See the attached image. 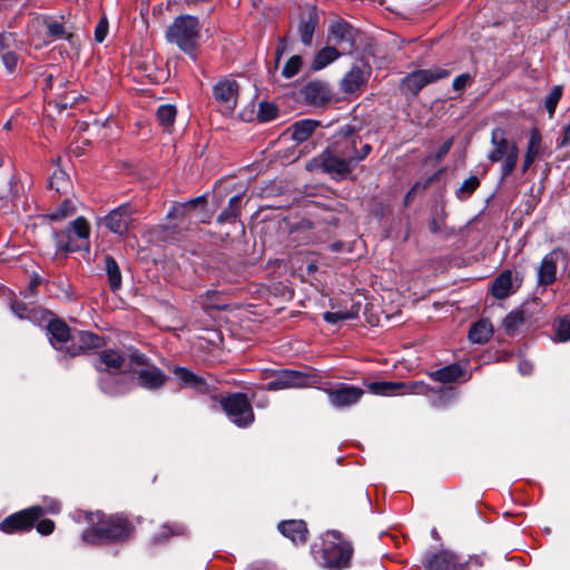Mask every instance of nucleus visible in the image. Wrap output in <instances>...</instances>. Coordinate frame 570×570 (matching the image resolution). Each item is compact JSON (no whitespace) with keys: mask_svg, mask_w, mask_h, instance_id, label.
<instances>
[{"mask_svg":"<svg viewBox=\"0 0 570 570\" xmlns=\"http://www.w3.org/2000/svg\"><path fill=\"white\" fill-rule=\"evenodd\" d=\"M89 529L82 533V540L90 544H100L126 539L131 532L128 520L121 515H111L105 519L101 512L82 513Z\"/></svg>","mask_w":570,"mask_h":570,"instance_id":"obj_1","label":"nucleus"},{"mask_svg":"<svg viewBox=\"0 0 570 570\" xmlns=\"http://www.w3.org/2000/svg\"><path fill=\"white\" fill-rule=\"evenodd\" d=\"M202 23L198 18L190 14H181L174 19L167 27L165 38L167 42L175 45L193 60L197 57Z\"/></svg>","mask_w":570,"mask_h":570,"instance_id":"obj_2","label":"nucleus"},{"mask_svg":"<svg viewBox=\"0 0 570 570\" xmlns=\"http://www.w3.org/2000/svg\"><path fill=\"white\" fill-rule=\"evenodd\" d=\"M124 361V357L114 350H106L99 354L96 368L101 373L99 384L106 394L118 395L129 390L128 376L117 373Z\"/></svg>","mask_w":570,"mask_h":570,"instance_id":"obj_3","label":"nucleus"},{"mask_svg":"<svg viewBox=\"0 0 570 570\" xmlns=\"http://www.w3.org/2000/svg\"><path fill=\"white\" fill-rule=\"evenodd\" d=\"M492 150L488 159L491 163L502 161L501 175L509 176L515 168L519 157V149L515 144L509 141L502 128H494L491 132Z\"/></svg>","mask_w":570,"mask_h":570,"instance_id":"obj_4","label":"nucleus"},{"mask_svg":"<svg viewBox=\"0 0 570 570\" xmlns=\"http://www.w3.org/2000/svg\"><path fill=\"white\" fill-rule=\"evenodd\" d=\"M90 225L83 217H78L63 230L55 232L53 237L59 250H89Z\"/></svg>","mask_w":570,"mask_h":570,"instance_id":"obj_5","label":"nucleus"},{"mask_svg":"<svg viewBox=\"0 0 570 570\" xmlns=\"http://www.w3.org/2000/svg\"><path fill=\"white\" fill-rule=\"evenodd\" d=\"M322 551V566L327 569H343L348 566L353 549L348 542L340 541L337 531H328Z\"/></svg>","mask_w":570,"mask_h":570,"instance_id":"obj_6","label":"nucleus"},{"mask_svg":"<svg viewBox=\"0 0 570 570\" xmlns=\"http://www.w3.org/2000/svg\"><path fill=\"white\" fill-rule=\"evenodd\" d=\"M449 76L450 71L441 67L415 70L402 79L400 89L405 96L415 97L426 85Z\"/></svg>","mask_w":570,"mask_h":570,"instance_id":"obj_7","label":"nucleus"},{"mask_svg":"<svg viewBox=\"0 0 570 570\" xmlns=\"http://www.w3.org/2000/svg\"><path fill=\"white\" fill-rule=\"evenodd\" d=\"M220 404L227 416L237 426L245 428L254 421L253 409L245 394H230L224 397Z\"/></svg>","mask_w":570,"mask_h":570,"instance_id":"obj_8","label":"nucleus"},{"mask_svg":"<svg viewBox=\"0 0 570 570\" xmlns=\"http://www.w3.org/2000/svg\"><path fill=\"white\" fill-rule=\"evenodd\" d=\"M239 96V85L230 78H222L213 86V97L220 111L226 115L234 112Z\"/></svg>","mask_w":570,"mask_h":570,"instance_id":"obj_9","label":"nucleus"},{"mask_svg":"<svg viewBox=\"0 0 570 570\" xmlns=\"http://www.w3.org/2000/svg\"><path fill=\"white\" fill-rule=\"evenodd\" d=\"M356 30L344 20H336L328 28L327 41L343 55H350L355 48Z\"/></svg>","mask_w":570,"mask_h":570,"instance_id":"obj_10","label":"nucleus"},{"mask_svg":"<svg viewBox=\"0 0 570 570\" xmlns=\"http://www.w3.org/2000/svg\"><path fill=\"white\" fill-rule=\"evenodd\" d=\"M330 148L334 149L342 157L350 160L354 166L356 164L357 144H361L360 137L351 125L341 127L333 137Z\"/></svg>","mask_w":570,"mask_h":570,"instance_id":"obj_11","label":"nucleus"},{"mask_svg":"<svg viewBox=\"0 0 570 570\" xmlns=\"http://www.w3.org/2000/svg\"><path fill=\"white\" fill-rule=\"evenodd\" d=\"M333 407L343 409L355 405L364 395V391L354 385L338 383L333 387L323 389Z\"/></svg>","mask_w":570,"mask_h":570,"instance_id":"obj_12","label":"nucleus"},{"mask_svg":"<svg viewBox=\"0 0 570 570\" xmlns=\"http://www.w3.org/2000/svg\"><path fill=\"white\" fill-rule=\"evenodd\" d=\"M311 165L321 167L325 173L337 177H344L354 167L348 159L342 157L330 147L315 158Z\"/></svg>","mask_w":570,"mask_h":570,"instance_id":"obj_13","label":"nucleus"},{"mask_svg":"<svg viewBox=\"0 0 570 570\" xmlns=\"http://www.w3.org/2000/svg\"><path fill=\"white\" fill-rule=\"evenodd\" d=\"M41 515H43V509L41 507H31L7 517L0 523V530L6 533L29 530Z\"/></svg>","mask_w":570,"mask_h":570,"instance_id":"obj_14","label":"nucleus"},{"mask_svg":"<svg viewBox=\"0 0 570 570\" xmlns=\"http://www.w3.org/2000/svg\"><path fill=\"white\" fill-rule=\"evenodd\" d=\"M309 386V376L294 370H283L275 373V377L264 386L267 391L285 389H302Z\"/></svg>","mask_w":570,"mask_h":570,"instance_id":"obj_15","label":"nucleus"},{"mask_svg":"<svg viewBox=\"0 0 570 570\" xmlns=\"http://www.w3.org/2000/svg\"><path fill=\"white\" fill-rule=\"evenodd\" d=\"M134 213L130 204H122L105 217V225L110 232L122 235L128 230Z\"/></svg>","mask_w":570,"mask_h":570,"instance_id":"obj_16","label":"nucleus"},{"mask_svg":"<svg viewBox=\"0 0 570 570\" xmlns=\"http://www.w3.org/2000/svg\"><path fill=\"white\" fill-rule=\"evenodd\" d=\"M564 258V254L560 249H554L548 253L541 261L538 272L537 282L541 286H548L557 279L558 263Z\"/></svg>","mask_w":570,"mask_h":570,"instance_id":"obj_17","label":"nucleus"},{"mask_svg":"<svg viewBox=\"0 0 570 570\" xmlns=\"http://www.w3.org/2000/svg\"><path fill=\"white\" fill-rule=\"evenodd\" d=\"M522 277L510 269L502 272L492 283V294L498 299L509 297L521 285Z\"/></svg>","mask_w":570,"mask_h":570,"instance_id":"obj_18","label":"nucleus"},{"mask_svg":"<svg viewBox=\"0 0 570 570\" xmlns=\"http://www.w3.org/2000/svg\"><path fill=\"white\" fill-rule=\"evenodd\" d=\"M47 332L51 345L56 350L65 351L68 354L72 340L68 325L60 320H49Z\"/></svg>","mask_w":570,"mask_h":570,"instance_id":"obj_19","label":"nucleus"},{"mask_svg":"<svg viewBox=\"0 0 570 570\" xmlns=\"http://www.w3.org/2000/svg\"><path fill=\"white\" fill-rule=\"evenodd\" d=\"M371 75L370 68L366 66H353L348 72L342 78L340 87L344 94H354L358 91L366 82Z\"/></svg>","mask_w":570,"mask_h":570,"instance_id":"obj_20","label":"nucleus"},{"mask_svg":"<svg viewBox=\"0 0 570 570\" xmlns=\"http://www.w3.org/2000/svg\"><path fill=\"white\" fill-rule=\"evenodd\" d=\"M428 570H471L469 564H463L460 557L450 551L433 554L426 561Z\"/></svg>","mask_w":570,"mask_h":570,"instance_id":"obj_21","label":"nucleus"},{"mask_svg":"<svg viewBox=\"0 0 570 570\" xmlns=\"http://www.w3.org/2000/svg\"><path fill=\"white\" fill-rule=\"evenodd\" d=\"M138 384L147 390H157L161 387L167 376L155 365H146L137 372Z\"/></svg>","mask_w":570,"mask_h":570,"instance_id":"obj_22","label":"nucleus"},{"mask_svg":"<svg viewBox=\"0 0 570 570\" xmlns=\"http://www.w3.org/2000/svg\"><path fill=\"white\" fill-rule=\"evenodd\" d=\"M318 26V16L315 9H309L306 13L302 14L297 24V35L303 45L309 47L313 41V36Z\"/></svg>","mask_w":570,"mask_h":570,"instance_id":"obj_23","label":"nucleus"},{"mask_svg":"<svg viewBox=\"0 0 570 570\" xmlns=\"http://www.w3.org/2000/svg\"><path fill=\"white\" fill-rule=\"evenodd\" d=\"M101 345V338L91 332H78L72 335L71 344L68 350L69 355H78L87 350L97 348Z\"/></svg>","mask_w":570,"mask_h":570,"instance_id":"obj_24","label":"nucleus"},{"mask_svg":"<svg viewBox=\"0 0 570 570\" xmlns=\"http://www.w3.org/2000/svg\"><path fill=\"white\" fill-rule=\"evenodd\" d=\"M279 532L294 543H304L307 539V528L302 520H287L278 524Z\"/></svg>","mask_w":570,"mask_h":570,"instance_id":"obj_25","label":"nucleus"},{"mask_svg":"<svg viewBox=\"0 0 570 570\" xmlns=\"http://www.w3.org/2000/svg\"><path fill=\"white\" fill-rule=\"evenodd\" d=\"M368 390L376 395L392 396L404 395L412 391L411 386H406L402 382H372L368 384Z\"/></svg>","mask_w":570,"mask_h":570,"instance_id":"obj_26","label":"nucleus"},{"mask_svg":"<svg viewBox=\"0 0 570 570\" xmlns=\"http://www.w3.org/2000/svg\"><path fill=\"white\" fill-rule=\"evenodd\" d=\"M320 126V122L312 119H303L294 122L291 126L292 138L297 142L307 140L315 129Z\"/></svg>","mask_w":570,"mask_h":570,"instance_id":"obj_27","label":"nucleus"},{"mask_svg":"<svg viewBox=\"0 0 570 570\" xmlns=\"http://www.w3.org/2000/svg\"><path fill=\"white\" fill-rule=\"evenodd\" d=\"M343 53L334 46H326L315 55L312 69L315 71L322 70L335 61Z\"/></svg>","mask_w":570,"mask_h":570,"instance_id":"obj_28","label":"nucleus"},{"mask_svg":"<svg viewBox=\"0 0 570 570\" xmlns=\"http://www.w3.org/2000/svg\"><path fill=\"white\" fill-rule=\"evenodd\" d=\"M492 333V324L488 320H480L471 326L469 331V338L473 343L482 344L491 338Z\"/></svg>","mask_w":570,"mask_h":570,"instance_id":"obj_29","label":"nucleus"},{"mask_svg":"<svg viewBox=\"0 0 570 570\" xmlns=\"http://www.w3.org/2000/svg\"><path fill=\"white\" fill-rule=\"evenodd\" d=\"M463 374L464 370L454 363L433 372L431 377L441 383H452L458 381Z\"/></svg>","mask_w":570,"mask_h":570,"instance_id":"obj_30","label":"nucleus"},{"mask_svg":"<svg viewBox=\"0 0 570 570\" xmlns=\"http://www.w3.org/2000/svg\"><path fill=\"white\" fill-rule=\"evenodd\" d=\"M174 374L181 382L183 386L202 390L205 385V382L202 377H199L198 375H196L186 367L176 366L174 368Z\"/></svg>","mask_w":570,"mask_h":570,"instance_id":"obj_31","label":"nucleus"},{"mask_svg":"<svg viewBox=\"0 0 570 570\" xmlns=\"http://www.w3.org/2000/svg\"><path fill=\"white\" fill-rule=\"evenodd\" d=\"M240 210L242 195L238 194L229 199L227 207L218 215L217 220L219 223H226L236 219L240 215Z\"/></svg>","mask_w":570,"mask_h":570,"instance_id":"obj_32","label":"nucleus"},{"mask_svg":"<svg viewBox=\"0 0 570 570\" xmlns=\"http://www.w3.org/2000/svg\"><path fill=\"white\" fill-rule=\"evenodd\" d=\"M105 269L108 276V282L112 291H117L121 287V273L120 268L111 256L105 258Z\"/></svg>","mask_w":570,"mask_h":570,"instance_id":"obj_33","label":"nucleus"},{"mask_svg":"<svg viewBox=\"0 0 570 570\" xmlns=\"http://www.w3.org/2000/svg\"><path fill=\"white\" fill-rule=\"evenodd\" d=\"M540 146L541 136L538 130H532L528 141L527 154L523 164V171L528 169V167L533 163V160L538 156L540 151Z\"/></svg>","mask_w":570,"mask_h":570,"instance_id":"obj_34","label":"nucleus"},{"mask_svg":"<svg viewBox=\"0 0 570 570\" xmlns=\"http://www.w3.org/2000/svg\"><path fill=\"white\" fill-rule=\"evenodd\" d=\"M176 118V107L173 105H161L157 110V120L159 125L165 129L169 130Z\"/></svg>","mask_w":570,"mask_h":570,"instance_id":"obj_35","label":"nucleus"},{"mask_svg":"<svg viewBox=\"0 0 570 570\" xmlns=\"http://www.w3.org/2000/svg\"><path fill=\"white\" fill-rule=\"evenodd\" d=\"M524 322V312L521 309H515L505 316L503 320V326L508 334H514Z\"/></svg>","mask_w":570,"mask_h":570,"instance_id":"obj_36","label":"nucleus"},{"mask_svg":"<svg viewBox=\"0 0 570 570\" xmlns=\"http://www.w3.org/2000/svg\"><path fill=\"white\" fill-rule=\"evenodd\" d=\"M76 213V206L72 200L66 199L61 205L53 212L47 215L50 220L59 222L67 217L72 216Z\"/></svg>","mask_w":570,"mask_h":570,"instance_id":"obj_37","label":"nucleus"},{"mask_svg":"<svg viewBox=\"0 0 570 570\" xmlns=\"http://www.w3.org/2000/svg\"><path fill=\"white\" fill-rule=\"evenodd\" d=\"M69 185L68 175L60 169L55 170L49 179V188L57 193H65Z\"/></svg>","mask_w":570,"mask_h":570,"instance_id":"obj_38","label":"nucleus"},{"mask_svg":"<svg viewBox=\"0 0 570 570\" xmlns=\"http://www.w3.org/2000/svg\"><path fill=\"white\" fill-rule=\"evenodd\" d=\"M480 186V180L475 176L465 179L456 190V197L461 200L469 198L474 190Z\"/></svg>","mask_w":570,"mask_h":570,"instance_id":"obj_39","label":"nucleus"},{"mask_svg":"<svg viewBox=\"0 0 570 570\" xmlns=\"http://www.w3.org/2000/svg\"><path fill=\"white\" fill-rule=\"evenodd\" d=\"M303 65V59L298 55L292 56L282 69V76L286 79H291L296 76Z\"/></svg>","mask_w":570,"mask_h":570,"instance_id":"obj_40","label":"nucleus"},{"mask_svg":"<svg viewBox=\"0 0 570 570\" xmlns=\"http://www.w3.org/2000/svg\"><path fill=\"white\" fill-rule=\"evenodd\" d=\"M562 86H554L544 100V106L550 118L554 115L557 105L562 97Z\"/></svg>","mask_w":570,"mask_h":570,"instance_id":"obj_41","label":"nucleus"},{"mask_svg":"<svg viewBox=\"0 0 570 570\" xmlns=\"http://www.w3.org/2000/svg\"><path fill=\"white\" fill-rule=\"evenodd\" d=\"M14 47L16 42H12V47L10 49L1 51V59L3 66L6 67L9 73H13L16 71L19 61V56L13 50Z\"/></svg>","mask_w":570,"mask_h":570,"instance_id":"obj_42","label":"nucleus"},{"mask_svg":"<svg viewBox=\"0 0 570 570\" xmlns=\"http://www.w3.org/2000/svg\"><path fill=\"white\" fill-rule=\"evenodd\" d=\"M304 92L305 97L313 102H316L318 99L323 100L325 98L324 88L318 82H309L305 87Z\"/></svg>","mask_w":570,"mask_h":570,"instance_id":"obj_43","label":"nucleus"},{"mask_svg":"<svg viewBox=\"0 0 570 570\" xmlns=\"http://www.w3.org/2000/svg\"><path fill=\"white\" fill-rule=\"evenodd\" d=\"M11 309L18 317L29 320H33L39 313L37 308H28L23 303L18 302L11 304Z\"/></svg>","mask_w":570,"mask_h":570,"instance_id":"obj_44","label":"nucleus"},{"mask_svg":"<svg viewBox=\"0 0 570 570\" xmlns=\"http://www.w3.org/2000/svg\"><path fill=\"white\" fill-rule=\"evenodd\" d=\"M216 292H207L204 297H200L199 304L204 309H223L225 305L216 301Z\"/></svg>","mask_w":570,"mask_h":570,"instance_id":"obj_45","label":"nucleus"},{"mask_svg":"<svg viewBox=\"0 0 570 570\" xmlns=\"http://www.w3.org/2000/svg\"><path fill=\"white\" fill-rule=\"evenodd\" d=\"M354 317H355V314L352 312H347V311H345V312H325L323 314L324 321L327 323H331V324H336L340 321L352 320Z\"/></svg>","mask_w":570,"mask_h":570,"instance_id":"obj_46","label":"nucleus"},{"mask_svg":"<svg viewBox=\"0 0 570 570\" xmlns=\"http://www.w3.org/2000/svg\"><path fill=\"white\" fill-rule=\"evenodd\" d=\"M47 30L48 33L53 38L63 39L68 37V33L66 32L62 23L58 21H49L47 23Z\"/></svg>","mask_w":570,"mask_h":570,"instance_id":"obj_47","label":"nucleus"},{"mask_svg":"<svg viewBox=\"0 0 570 570\" xmlns=\"http://www.w3.org/2000/svg\"><path fill=\"white\" fill-rule=\"evenodd\" d=\"M557 338L560 342H566L570 340V321L561 320L557 327Z\"/></svg>","mask_w":570,"mask_h":570,"instance_id":"obj_48","label":"nucleus"},{"mask_svg":"<svg viewBox=\"0 0 570 570\" xmlns=\"http://www.w3.org/2000/svg\"><path fill=\"white\" fill-rule=\"evenodd\" d=\"M108 33V20L106 17H102L98 24L95 28V40L97 42H102Z\"/></svg>","mask_w":570,"mask_h":570,"instance_id":"obj_49","label":"nucleus"},{"mask_svg":"<svg viewBox=\"0 0 570 570\" xmlns=\"http://www.w3.org/2000/svg\"><path fill=\"white\" fill-rule=\"evenodd\" d=\"M277 110L273 105L262 102L259 106L258 116L262 120H272L276 117Z\"/></svg>","mask_w":570,"mask_h":570,"instance_id":"obj_50","label":"nucleus"},{"mask_svg":"<svg viewBox=\"0 0 570 570\" xmlns=\"http://www.w3.org/2000/svg\"><path fill=\"white\" fill-rule=\"evenodd\" d=\"M470 81H471V76L469 73H462L453 80V83H452L453 89L456 91L463 90L469 86Z\"/></svg>","mask_w":570,"mask_h":570,"instance_id":"obj_51","label":"nucleus"},{"mask_svg":"<svg viewBox=\"0 0 570 570\" xmlns=\"http://www.w3.org/2000/svg\"><path fill=\"white\" fill-rule=\"evenodd\" d=\"M12 42H16L14 35L10 32H0V52L8 50L12 47Z\"/></svg>","mask_w":570,"mask_h":570,"instance_id":"obj_52","label":"nucleus"},{"mask_svg":"<svg viewBox=\"0 0 570 570\" xmlns=\"http://www.w3.org/2000/svg\"><path fill=\"white\" fill-rule=\"evenodd\" d=\"M53 530H55V523H53V521H51L49 519L41 520L37 524V531L43 535H48V534L52 533Z\"/></svg>","mask_w":570,"mask_h":570,"instance_id":"obj_53","label":"nucleus"},{"mask_svg":"<svg viewBox=\"0 0 570 570\" xmlns=\"http://www.w3.org/2000/svg\"><path fill=\"white\" fill-rule=\"evenodd\" d=\"M40 507L43 509V514L45 513L56 514L60 510V504L56 500H50L48 503L46 502V504L43 507L42 505H40Z\"/></svg>","mask_w":570,"mask_h":570,"instance_id":"obj_54","label":"nucleus"},{"mask_svg":"<svg viewBox=\"0 0 570 570\" xmlns=\"http://www.w3.org/2000/svg\"><path fill=\"white\" fill-rule=\"evenodd\" d=\"M205 202V198L204 197H196L194 199H190L189 202L183 204L179 206V209L181 212H187L191 208H195L198 204H203Z\"/></svg>","mask_w":570,"mask_h":570,"instance_id":"obj_55","label":"nucleus"},{"mask_svg":"<svg viewBox=\"0 0 570 570\" xmlns=\"http://www.w3.org/2000/svg\"><path fill=\"white\" fill-rule=\"evenodd\" d=\"M463 564H469L471 567V570L479 568L483 564V560L481 556H473L470 557L468 560L462 561Z\"/></svg>","mask_w":570,"mask_h":570,"instance_id":"obj_56","label":"nucleus"},{"mask_svg":"<svg viewBox=\"0 0 570 570\" xmlns=\"http://www.w3.org/2000/svg\"><path fill=\"white\" fill-rule=\"evenodd\" d=\"M519 372L522 374V375H528L532 372L533 370V365L531 362L529 361H525V360H521L519 362Z\"/></svg>","mask_w":570,"mask_h":570,"instance_id":"obj_57","label":"nucleus"},{"mask_svg":"<svg viewBox=\"0 0 570 570\" xmlns=\"http://www.w3.org/2000/svg\"><path fill=\"white\" fill-rule=\"evenodd\" d=\"M452 139L446 140L438 150L436 158L442 159L451 149Z\"/></svg>","mask_w":570,"mask_h":570,"instance_id":"obj_58","label":"nucleus"},{"mask_svg":"<svg viewBox=\"0 0 570 570\" xmlns=\"http://www.w3.org/2000/svg\"><path fill=\"white\" fill-rule=\"evenodd\" d=\"M372 147L368 144H364L361 150L356 149V163L363 160L371 151Z\"/></svg>","mask_w":570,"mask_h":570,"instance_id":"obj_59","label":"nucleus"},{"mask_svg":"<svg viewBox=\"0 0 570 570\" xmlns=\"http://www.w3.org/2000/svg\"><path fill=\"white\" fill-rule=\"evenodd\" d=\"M286 49V45H285V40L283 39L279 45L277 46L276 48V51H275V65L277 66L284 51Z\"/></svg>","mask_w":570,"mask_h":570,"instance_id":"obj_60","label":"nucleus"},{"mask_svg":"<svg viewBox=\"0 0 570 570\" xmlns=\"http://www.w3.org/2000/svg\"><path fill=\"white\" fill-rule=\"evenodd\" d=\"M131 362L136 363V364H141V365H145L146 363V357L144 354H140V353H132L131 354Z\"/></svg>","mask_w":570,"mask_h":570,"instance_id":"obj_61","label":"nucleus"},{"mask_svg":"<svg viewBox=\"0 0 570 570\" xmlns=\"http://www.w3.org/2000/svg\"><path fill=\"white\" fill-rule=\"evenodd\" d=\"M429 229L431 230V233L438 234L442 230V226L438 220L433 219L429 225Z\"/></svg>","mask_w":570,"mask_h":570,"instance_id":"obj_62","label":"nucleus"},{"mask_svg":"<svg viewBox=\"0 0 570 570\" xmlns=\"http://www.w3.org/2000/svg\"><path fill=\"white\" fill-rule=\"evenodd\" d=\"M569 144H570V124L564 128L561 146H567Z\"/></svg>","mask_w":570,"mask_h":570,"instance_id":"obj_63","label":"nucleus"},{"mask_svg":"<svg viewBox=\"0 0 570 570\" xmlns=\"http://www.w3.org/2000/svg\"><path fill=\"white\" fill-rule=\"evenodd\" d=\"M183 532V528L177 527L176 530H171L169 534H181Z\"/></svg>","mask_w":570,"mask_h":570,"instance_id":"obj_64","label":"nucleus"}]
</instances>
